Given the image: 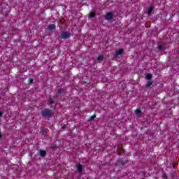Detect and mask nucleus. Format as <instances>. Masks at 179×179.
<instances>
[{"label": "nucleus", "instance_id": "obj_11", "mask_svg": "<svg viewBox=\"0 0 179 179\" xmlns=\"http://www.w3.org/2000/svg\"><path fill=\"white\" fill-rule=\"evenodd\" d=\"M157 48L158 50H159V51H163V50H164V49L163 48V45H162V44H158L157 46Z\"/></svg>", "mask_w": 179, "mask_h": 179}, {"label": "nucleus", "instance_id": "obj_6", "mask_svg": "<svg viewBox=\"0 0 179 179\" xmlns=\"http://www.w3.org/2000/svg\"><path fill=\"white\" fill-rule=\"evenodd\" d=\"M76 167L77 168L78 173H82L83 171V166L80 164H76Z\"/></svg>", "mask_w": 179, "mask_h": 179}, {"label": "nucleus", "instance_id": "obj_18", "mask_svg": "<svg viewBox=\"0 0 179 179\" xmlns=\"http://www.w3.org/2000/svg\"><path fill=\"white\" fill-rule=\"evenodd\" d=\"M95 14L94 13H92L91 14H90V17H94Z\"/></svg>", "mask_w": 179, "mask_h": 179}, {"label": "nucleus", "instance_id": "obj_10", "mask_svg": "<svg viewBox=\"0 0 179 179\" xmlns=\"http://www.w3.org/2000/svg\"><path fill=\"white\" fill-rule=\"evenodd\" d=\"M152 78H153V76L152 75V73H148L145 76V78L148 80H150V79H152Z\"/></svg>", "mask_w": 179, "mask_h": 179}, {"label": "nucleus", "instance_id": "obj_7", "mask_svg": "<svg viewBox=\"0 0 179 179\" xmlns=\"http://www.w3.org/2000/svg\"><path fill=\"white\" fill-rule=\"evenodd\" d=\"M39 155L41 157H45L47 156V152L44 150H39Z\"/></svg>", "mask_w": 179, "mask_h": 179}, {"label": "nucleus", "instance_id": "obj_22", "mask_svg": "<svg viewBox=\"0 0 179 179\" xmlns=\"http://www.w3.org/2000/svg\"><path fill=\"white\" fill-rule=\"evenodd\" d=\"M163 178L167 179V175H166V173L163 174Z\"/></svg>", "mask_w": 179, "mask_h": 179}, {"label": "nucleus", "instance_id": "obj_13", "mask_svg": "<svg viewBox=\"0 0 179 179\" xmlns=\"http://www.w3.org/2000/svg\"><path fill=\"white\" fill-rule=\"evenodd\" d=\"M153 85V83L152 81H148V83L145 85V87H150Z\"/></svg>", "mask_w": 179, "mask_h": 179}, {"label": "nucleus", "instance_id": "obj_17", "mask_svg": "<svg viewBox=\"0 0 179 179\" xmlns=\"http://www.w3.org/2000/svg\"><path fill=\"white\" fill-rule=\"evenodd\" d=\"M62 92H64V88H59L58 90L57 93H58V94H61V93H62Z\"/></svg>", "mask_w": 179, "mask_h": 179}, {"label": "nucleus", "instance_id": "obj_15", "mask_svg": "<svg viewBox=\"0 0 179 179\" xmlns=\"http://www.w3.org/2000/svg\"><path fill=\"white\" fill-rule=\"evenodd\" d=\"M96 118V115H93L92 116H91L88 121H94V119Z\"/></svg>", "mask_w": 179, "mask_h": 179}, {"label": "nucleus", "instance_id": "obj_3", "mask_svg": "<svg viewBox=\"0 0 179 179\" xmlns=\"http://www.w3.org/2000/svg\"><path fill=\"white\" fill-rule=\"evenodd\" d=\"M117 166H127L128 164V160L119 159L117 161Z\"/></svg>", "mask_w": 179, "mask_h": 179}, {"label": "nucleus", "instance_id": "obj_9", "mask_svg": "<svg viewBox=\"0 0 179 179\" xmlns=\"http://www.w3.org/2000/svg\"><path fill=\"white\" fill-rule=\"evenodd\" d=\"M124 52V49H120L118 51L115 52L116 57H118V55H122Z\"/></svg>", "mask_w": 179, "mask_h": 179}, {"label": "nucleus", "instance_id": "obj_23", "mask_svg": "<svg viewBox=\"0 0 179 179\" xmlns=\"http://www.w3.org/2000/svg\"><path fill=\"white\" fill-rule=\"evenodd\" d=\"M57 148H58V147H57V146H52V147H51V149H52V150H55V149H56Z\"/></svg>", "mask_w": 179, "mask_h": 179}, {"label": "nucleus", "instance_id": "obj_20", "mask_svg": "<svg viewBox=\"0 0 179 179\" xmlns=\"http://www.w3.org/2000/svg\"><path fill=\"white\" fill-rule=\"evenodd\" d=\"M62 129H66V124H64V125H63L62 127Z\"/></svg>", "mask_w": 179, "mask_h": 179}, {"label": "nucleus", "instance_id": "obj_21", "mask_svg": "<svg viewBox=\"0 0 179 179\" xmlns=\"http://www.w3.org/2000/svg\"><path fill=\"white\" fill-rule=\"evenodd\" d=\"M33 78H29V83H33Z\"/></svg>", "mask_w": 179, "mask_h": 179}, {"label": "nucleus", "instance_id": "obj_1", "mask_svg": "<svg viewBox=\"0 0 179 179\" xmlns=\"http://www.w3.org/2000/svg\"><path fill=\"white\" fill-rule=\"evenodd\" d=\"M41 115L43 118H51L54 115V112L51 109L44 108L41 110Z\"/></svg>", "mask_w": 179, "mask_h": 179}, {"label": "nucleus", "instance_id": "obj_25", "mask_svg": "<svg viewBox=\"0 0 179 179\" xmlns=\"http://www.w3.org/2000/svg\"><path fill=\"white\" fill-rule=\"evenodd\" d=\"M1 138H2V133H1V131H0V139H1Z\"/></svg>", "mask_w": 179, "mask_h": 179}, {"label": "nucleus", "instance_id": "obj_5", "mask_svg": "<svg viewBox=\"0 0 179 179\" xmlns=\"http://www.w3.org/2000/svg\"><path fill=\"white\" fill-rule=\"evenodd\" d=\"M153 9H155V7H153V6H149L147 11L148 15H153V13H155Z\"/></svg>", "mask_w": 179, "mask_h": 179}, {"label": "nucleus", "instance_id": "obj_24", "mask_svg": "<svg viewBox=\"0 0 179 179\" xmlns=\"http://www.w3.org/2000/svg\"><path fill=\"white\" fill-rule=\"evenodd\" d=\"M2 115H3V112L0 111V117H2Z\"/></svg>", "mask_w": 179, "mask_h": 179}, {"label": "nucleus", "instance_id": "obj_4", "mask_svg": "<svg viewBox=\"0 0 179 179\" xmlns=\"http://www.w3.org/2000/svg\"><path fill=\"white\" fill-rule=\"evenodd\" d=\"M114 16V14H113V13L110 12L106 13V15H105V19L106 20H111V19H113Z\"/></svg>", "mask_w": 179, "mask_h": 179}, {"label": "nucleus", "instance_id": "obj_12", "mask_svg": "<svg viewBox=\"0 0 179 179\" xmlns=\"http://www.w3.org/2000/svg\"><path fill=\"white\" fill-rule=\"evenodd\" d=\"M135 114L136 115H141L142 114V110H141L140 109H136L135 110Z\"/></svg>", "mask_w": 179, "mask_h": 179}, {"label": "nucleus", "instance_id": "obj_8", "mask_svg": "<svg viewBox=\"0 0 179 179\" xmlns=\"http://www.w3.org/2000/svg\"><path fill=\"white\" fill-rule=\"evenodd\" d=\"M57 27H55V24H50L48 26V30H50V31H52V30H55Z\"/></svg>", "mask_w": 179, "mask_h": 179}, {"label": "nucleus", "instance_id": "obj_2", "mask_svg": "<svg viewBox=\"0 0 179 179\" xmlns=\"http://www.w3.org/2000/svg\"><path fill=\"white\" fill-rule=\"evenodd\" d=\"M71 34L69 31H65L60 34V38L63 40H66V38H69L71 37Z\"/></svg>", "mask_w": 179, "mask_h": 179}, {"label": "nucleus", "instance_id": "obj_14", "mask_svg": "<svg viewBox=\"0 0 179 179\" xmlns=\"http://www.w3.org/2000/svg\"><path fill=\"white\" fill-rule=\"evenodd\" d=\"M103 59H104V56L99 55L97 57V61H103Z\"/></svg>", "mask_w": 179, "mask_h": 179}, {"label": "nucleus", "instance_id": "obj_16", "mask_svg": "<svg viewBox=\"0 0 179 179\" xmlns=\"http://www.w3.org/2000/svg\"><path fill=\"white\" fill-rule=\"evenodd\" d=\"M49 102L50 104H55V102L54 101V99L52 98H49Z\"/></svg>", "mask_w": 179, "mask_h": 179}, {"label": "nucleus", "instance_id": "obj_19", "mask_svg": "<svg viewBox=\"0 0 179 179\" xmlns=\"http://www.w3.org/2000/svg\"><path fill=\"white\" fill-rule=\"evenodd\" d=\"M42 134L43 135H45L47 134V131H45V129L42 130Z\"/></svg>", "mask_w": 179, "mask_h": 179}]
</instances>
